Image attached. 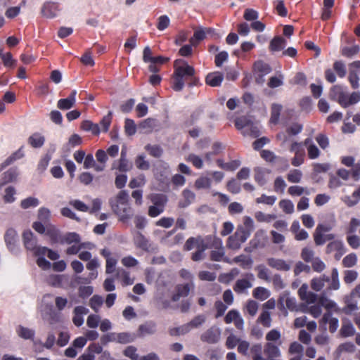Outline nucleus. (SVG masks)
<instances>
[{
  "mask_svg": "<svg viewBox=\"0 0 360 360\" xmlns=\"http://www.w3.org/2000/svg\"><path fill=\"white\" fill-rule=\"evenodd\" d=\"M288 193L292 196H300L305 193L309 195L310 192L307 188L300 186H292L288 188Z\"/></svg>",
  "mask_w": 360,
  "mask_h": 360,
  "instance_id": "43",
  "label": "nucleus"
},
{
  "mask_svg": "<svg viewBox=\"0 0 360 360\" xmlns=\"http://www.w3.org/2000/svg\"><path fill=\"white\" fill-rule=\"evenodd\" d=\"M144 155H139L135 160V165L136 167L141 170H148L150 168L149 162L145 160Z\"/></svg>",
  "mask_w": 360,
  "mask_h": 360,
  "instance_id": "59",
  "label": "nucleus"
},
{
  "mask_svg": "<svg viewBox=\"0 0 360 360\" xmlns=\"http://www.w3.org/2000/svg\"><path fill=\"white\" fill-rule=\"evenodd\" d=\"M212 180L207 176H200L195 181V187L197 189H207L210 188Z\"/></svg>",
  "mask_w": 360,
  "mask_h": 360,
  "instance_id": "38",
  "label": "nucleus"
},
{
  "mask_svg": "<svg viewBox=\"0 0 360 360\" xmlns=\"http://www.w3.org/2000/svg\"><path fill=\"white\" fill-rule=\"evenodd\" d=\"M202 243L207 246V249L221 248V245H223L221 239L214 235H208L204 238L201 237V244Z\"/></svg>",
  "mask_w": 360,
  "mask_h": 360,
  "instance_id": "19",
  "label": "nucleus"
},
{
  "mask_svg": "<svg viewBox=\"0 0 360 360\" xmlns=\"http://www.w3.org/2000/svg\"><path fill=\"white\" fill-rule=\"evenodd\" d=\"M207 250V246L204 245L202 243L200 245H198L197 250L192 253L191 259L194 262H199L205 258V251Z\"/></svg>",
  "mask_w": 360,
  "mask_h": 360,
  "instance_id": "51",
  "label": "nucleus"
},
{
  "mask_svg": "<svg viewBox=\"0 0 360 360\" xmlns=\"http://www.w3.org/2000/svg\"><path fill=\"white\" fill-rule=\"evenodd\" d=\"M81 128L86 131H91L93 134L97 135L100 133V127L89 120L82 122Z\"/></svg>",
  "mask_w": 360,
  "mask_h": 360,
  "instance_id": "39",
  "label": "nucleus"
},
{
  "mask_svg": "<svg viewBox=\"0 0 360 360\" xmlns=\"http://www.w3.org/2000/svg\"><path fill=\"white\" fill-rule=\"evenodd\" d=\"M280 302H284L286 307L291 311H293L297 308L295 298L290 297L288 295H285L283 297H281L280 299Z\"/></svg>",
  "mask_w": 360,
  "mask_h": 360,
  "instance_id": "52",
  "label": "nucleus"
},
{
  "mask_svg": "<svg viewBox=\"0 0 360 360\" xmlns=\"http://www.w3.org/2000/svg\"><path fill=\"white\" fill-rule=\"evenodd\" d=\"M215 250H212L210 254V258L214 262H224L231 264V261L229 258L225 257V250L223 245L221 248H214Z\"/></svg>",
  "mask_w": 360,
  "mask_h": 360,
  "instance_id": "14",
  "label": "nucleus"
},
{
  "mask_svg": "<svg viewBox=\"0 0 360 360\" xmlns=\"http://www.w3.org/2000/svg\"><path fill=\"white\" fill-rule=\"evenodd\" d=\"M248 238L249 231H246L243 227L238 228L234 234L229 237L226 246L231 250H238Z\"/></svg>",
  "mask_w": 360,
  "mask_h": 360,
  "instance_id": "3",
  "label": "nucleus"
},
{
  "mask_svg": "<svg viewBox=\"0 0 360 360\" xmlns=\"http://www.w3.org/2000/svg\"><path fill=\"white\" fill-rule=\"evenodd\" d=\"M252 295L259 300H265L270 296V292L264 287H257L253 290Z\"/></svg>",
  "mask_w": 360,
  "mask_h": 360,
  "instance_id": "36",
  "label": "nucleus"
},
{
  "mask_svg": "<svg viewBox=\"0 0 360 360\" xmlns=\"http://www.w3.org/2000/svg\"><path fill=\"white\" fill-rule=\"evenodd\" d=\"M193 287V283L178 285L176 287V292L182 297H187L190 292L191 288Z\"/></svg>",
  "mask_w": 360,
  "mask_h": 360,
  "instance_id": "57",
  "label": "nucleus"
},
{
  "mask_svg": "<svg viewBox=\"0 0 360 360\" xmlns=\"http://www.w3.org/2000/svg\"><path fill=\"white\" fill-rule=\"evenodd\" d=\"M159 127L160 123L158 120L147 118L139 124V129L141 133L149 134Z\"/></svg>",
  "mask_w": 360,
  "mask_h": 360,
  "instance_id": "11",
  "label": "nucleus"
},
{
  "mask_svg": "<svg viewBox=\"0 0 360 360\" xmlns=\"http://www.w3.org/2000/svg\"><path fill=\"white\" fill-rule=\"evenodd\" d=\"M255 270L257 271V277L258 278L265 281L266 282H270L271 278L269 276V270L266 268L264 264L257 265L255 267Z\"/></svg>",
  "mask_w": 360,
  "mask_h": 360,
  "instance_id": "35",
  "label": "nucleus"
},
{
  "mask_svg": "<svg viewBox=\"0 0 360 360\" xmlns=\"http://www.w3.org/2000/svg\"><path fill=\"white\" fill-rule=\"evenodd\" d=\"M3 175L2 184H6L15 181L18 176V172L17 168L13 167L4 172Z\"/></svg>",
  "mask_w": 360,
  "mask_h": 360,
  "instance_id": "33",
  "label": "nucleus"
},
{
  "mask_svg": "<svg viewBox=\"0 0 360 360\" xmlns=\"http://www.w3.org/2000/svg\"><path fill=\"white\" fill-rule=\"evenodd\" d=\"M110 204L113 212L124 222L129 220L134 215V212L129 204V195L127 191H121L115 198L110 200Z\"/></svg>",
  "mask_w": 360,
  "mask_h": 360,
  "instance_id": "2",
  "label": "nucleus"
},
{
  "mask_svg": "<svg viewBox=\"0 0 360 360\" xmlns=\"http://www.w3.org/2000/svg\"><path fill=\"white\" fill-rule=\"evenodd\" d=\"M39 204V200L34 197H29L22 200L20 202V207L22 209H28L30 207H37Z\"/></svg>",
  "mask_w": 360,
  "mask_h": 360,
  "instance_id": "48",
  "label": "nucleus"
},
{
  "mask_svg": "<svg viewBox=\"0 0 360 360\" xmlns=\"http://www.w3.org/2000/svg\"><path fill=\"white\" fill-rule=\"evenodd\" d=\"M254 281L255 276L252 273L246 274L245 278L236 281L233 290L238 294L243 293L247 289L252 288V282Z\"/></svg>",
  "mask_w": 360,
  "mask_h": 360,
  "instance_id": "5",
  "label": "nucleus"
},
{
  "mask_svg": "<svg viewBox=\"0 0 360 360\" xmlns=\"http://www.w3.org/2000/svg\"><path fill=\"white\" fill-rule=\"evenodd\" d=\"M63 278L64 275H50L47 278V283L53 287L59 288L61 287Z\"/></svg>",
  "mask_w": 360,
  "mask_h": 360,
  "instance_id": "55",
  "label": "nucleus"
},
{
  "mask_svg": "<svg viewBox=\"0 0 360 360\" xmlns=\"http://www.w3.org/2000/svg\"><path fill=\"white\" fill-rule=\"evenodd\" d=\"M301 258L307 263H311L316 258L315 252L309 247L302 248L301 251Z\"/></svg>",
  "mask_w": 360,
  "mask_h": 360,
  "instance_id": "40",
  "label": "nucleus"
},
{
  "mask_svg": "<svg viewBox=\"0 0 360 360\" xmlns=\"http://www.w3.org/2000/svg\"><path fill=\"white\" fill-rule=\"evenodd\" d=\"M103 303V297L99 295H94L89 300V306L95 311L98 312L99 308Z\"/></svg>",
  "mask_w": 360,
  "mask_h": 360,
  "instance_id": "58",
  "label": "nucleus"
},
{
  "mask_svg": "<svg viewBox=\"0 0 360 360\" xmlns=\"http://www.w3.org/2000/svg\"><path fill=\"white\" fill-rule=\"evenodd\" d=\"M73 313L72 322L76 326L79 327L84 323L83 315L87 314L89 309L83 306H77L74 309Z\"/></svg>",
  "mask_w": 360,
  "mask_h": 360,
  "instance_id": "17",
  "label": "nucleus"
},
{
  "mask_svg": "<svg viewBox=\"0 0 360 360\" xmlns=\"http://www.w3.org/2000/svg\"><path fill=\"white\" fill-rule=\"evenodd\" d=\"M345 307L342 309V311L347 314H350L357 309V300L356 297H352L350 293L349 295L345 297Z\"/></svg>",
  "mask_w": 360,
  "mask_h": 360,
  "instance_id": "20",
  "label": "nucleus"
},
{
  "mask_svg": "<svg viewBox=\"0 0 360 360\" xmlns=\"http://www.w3.org/2000/svg\"><path fill=\"white\" fill-rule=\"evenodd\" d=\"M45 233L50 238L52 243H59L61 235L54 225L47 224Z\"/></svg>",
  "mask_w": 360,
  "mask_h": 360,
  "instance_id": "26",
  "label": "nucleus"
},
{
  "mask_svg": "<svg viewBox=\"0 0 360 360\" xmlns=\"http://www.w3.org/2000/svg\"><path fill=\"white\" fill-rule=\"evenodd\" d=\"M220 336V330L216 327H211L201 335L200 340L208 344H215L219 342Z\"/></svg>",
  "mask_w": 360,
  "mask_h": 360,
  "instance_id": "8",
  "label": "nucleus"
},
{
  "mask_svg": "<svg viewBox=\"0 0 360 360\" xmlns=\"http://www.w3.org/2000/svg\"><path fill=\"white\" fill-rule=\"evenodd\" d=\"M184 200L179 202V205L181 207H186L194 202L195 198V193L188 189H185L182 192Z\"/></svg>",
  "mask_w": 360,
  "mask_h": 360,
  "instance_id": "29",
  "label": "nucleus"
},
{
  "mask_svg": "<svg viewBox=\"0 0 360 360\" xmlns=\"http://www.w3.org/2000/svg\"><path fill=\"white\" fill-rule=\"evenodd\" d=\"M233 262L235 263H240L241 267L243 269L250 268L253 262L250 257H248L244 255H240L234 257Z\"/></svg>",
  "mask_w": 360,
  "mask_h": 360,
  "instance_id": "42",
  "label": "nucleus"
},
{
  "mask_svg": "<svg viewBox=\"0 0 360 360\" xmlns=\"http://www.w3.org/2000/svg\"><path fill=\"white\" fill-rule=\"evenodd\" d=\"M302 177V173L299 169H292L287 175V179L290 183H300Z\"/></svg>",
  "mask_w": 360,
  "mask_h": 360,
  "instance_id": "50",
  "label": "nucleus"
},
{
  "mask_svg": "<svg viewBox=\"0 0 360 360\" xmlns=\"http://www.w3.org/2000/svg\"><path fill=\"white\" fill-rule=\"evenodd\" d=\"M38 219L39 221L44 222V224H49V219L51 217V212L48 208L41 207L38 210Z\"/></svg>",
  "mask_w": 360,
  "mask_h": 360,
  "instance_id": "56",
  "label": "nucleus"
},
{
  "mask_svg": "<svg viewBox=\"0 0 360 360\" xmlns=\"http://www.w3.org/2000/svg\"><path fill=\"white\" fill-rule=\"evenodd\" d=\"M134 240L136 246L143 250H148L150 247L148 240L139 231L136 233Z\"/></svg>",
  "mask_w": 360,
  "mask_h": 360,
  "instance_id": "23",
  "label": "nucleus"
},
{
  "mask_svg": "<svg viewBox=\"0 0 360 360\" xmlns=\"http://www.w3.org/2000/svg\"><path fill=\"white\" fill-rule=\"evenodd\" d=\"M22 239L24 245L27 250L32 251L34 249H36L37 240L30 230L23 232Z\"/></svg>",
  "mask_w": 360,
  "mask_h": 360,
  "instance_id": "16",
  "label": "nucleus"
},
{
  "mask_svg": "<svg viewBox=\"0 0 360 360\" xmlns=\"http://www.w3.org/2000/svg\"><path fill=\"white\" fill-rule=\"evenodd\" d=\"M56 342V336L53 333L49 332L48 333L47 338L46 341L43 343L41 340L34 341V344H39L43 347L51 349L53 347L54 344Z\"/></svg>",
  "mask_w": 360,
  "mask_h": 360,
  "instance_id": "34",
  "label": "nucleus"
},
{
  "mask_svg": "<svg viewBox=\"0 0 360 360\" xmlns=\"http://www.w3.org/2000/svg\"><path fill=\"white\" fill-rule=\"evenodd\" d=\"M329 281V276L323 274L319 278L312 279L311 282V287L314 290L320 291L324 287L325 283Z\"/></svg>",
  "mask_w": 360,
  "mask_h": 360,
  "instance_id": "28",
  "label": "nucleus"
},
{
  "mask_svg": "<svg viewBox=\"0 0 360 360\" xmlns=\"http://www.w3.org/2000/svg\"><path fill=\"white\" fill-rule=\"evenodd\" d=\"M286 40L281 37H274L270 42L269 49L271 51H278L284 49Z\"/></svg>",
  "mask_w": 360,
  "mask_h": 360,
  "instance_id": "30",
  "label": "nucleus"
},
{
  "mask_svg": "<svg viewBox=\"0 0 360 360\" xmlns=\"http://www.w3.org/2000/svg\"><path fill=\"white\" fill-rule=\"evenodd\" d=\"M258 321L260 322L263 326L269 328L271 323L270 313L267 311H263L258 318Z\"/></svg>",
  "mask_w": 360,
  "mask_h": 360,
  "instance_id": "63",
  "label": "nucleus"
},
{
  "mask_svg": "<svg viewBox=\"0 0 360 360\" xmlns=\"http://www.w3.org/2000/svg\"><path fill=\"white\" fill-rule=\"evenodd\" d=\"M189 331L188 326H187V323H186L179 327L170 328L169 330V333L172 336H177L185 335Z\"/></svg>",
  "mask_w": 360,
  "mask_h": 360,
  "instance_id": "53",
  "label": "nucleus"
},
{
  "mask_svg": "<svg viewBox=\"0 0 360 360\" xmlns=\"http://www.w3.org/2000/svg\"><path fill=\"white\" fill-rule=\"evenodd\" d=\"M290 151L295 153L294 158L291 160V164L295 167L301 165L304 161L305 150L302 143L294 141L290 147Z\"/></svg>",
  "mask_w": 360,
  "mask_h": 360,
  "instance_id": "4",
  "label": "nucleus"
},
{
  "mask_svg": "<svg viewBox=\"0 0 360 360\" xmlns=\"http://www.w3.org/2000/svg\"><path fill=\"white\" fill-rule=\"evenodd\" d=\"M75 103L70 100L69 98H62L58 100L57 107L62 110H67L72 108Z\"/></svg>",
  "mask_w": 360,
  "mask_h": 360,
  "instance_id": "61",
  "label": "nucleus"
},
{
  "mask_svg": "<svg viewBox=\"0 0 360 360\" xmlns=\"http://www.w3.org/2000/svg\"><path fill=\"white\" fill-rule=\"evenodd\" d=\"M264 352L269 360L278 358L281 355L278 345H276L273 342H266L264 345Z\"/></svg>",
  "mask_w": 360,
  "mask_h": 360,
  "instance_id": "18",
  "label": "nucleus"
},
{
  "mask_svg": "<svg viewBox=\"0 0 360 360\" xmlns=\"http://www.w3.org/2000/svg\"><path fill=\"white\" fill-rule=\"evenodd\" d=\"M117 342L121 344H127L134 340L135 336L129 333H116Z\"/></svg>",
  "mask_w": 360,
  "mask_h": 360,
  "instance_id": "47",
  "label": "nucleus"
},
{
  "mask_svg": "<svg viewBox=\"0 0 360 360\" xmlns=\"http://www.w3.org/2000/svg\"><path fill=\"white\" fill-rule=\"evenodd\" d=\"M144 148L151 156L156 158L161 157L163 153V150L159 145L147 144Z\"/></svg>",
  "mask_w": 360,
  "mask_h": 360,
  "instance_id": "41",
  "label": "nucleus"
},
{
  "mask_svg": "<svg viewBox=\"0 0 360 360\" xmlns=\"http://www.w3.org/2000/svg\"><path fill=\"white\" fill-rule=\"evenodd\" d=\"M211 32V29H203L202 27L195 30L193 37L190 39V43L193 46H196L199 41L203 40L206 34Z\"/></svg>",
  "mask_w": 360,
  "mask_h": 360,
  "instance_id": "21",
  "label": "nucleus"
},
{
  "mask_svg": "<svg viewBox=\"0 0 360 360\" xmlns=\"http://www.w3.org/2000/svg\"><path fill=\"white\" fill-rule=\"evenodd\" d=\"M24 156V153L20 148L18 150L9 156L3 163L0 165V171L12 164L16 160H18Z\"/></svg>",
  "mask_w": 360,
  "mask_h": 360,
  "instance_id": "31",
  "label": "nucleus"
},
{
  "mask_svg": "<svg viewBox=\"0 0 360 360\" xmlns=\"http://www.w3.org/2000/svg\"><path fill=\"white\" fill-rule=\"evenodd\" d=\"M27 141L33 148H41L44 144L45 138L39 133H34L28 138Z\"/></svg>",
  "mask_w": 360,
  "mask_h": 360,
  "instance_id": "27",
  "label": "nucleus"
},
{
  "mask_svg": "<svg viewBox=\"0 0 360 360\" xmlns=\"http://www.w3.org/2000/svg\"><path fill=\"white\" fill-rule=\"evenodd\" d=\"M332 229V226L329 224H319L313 234L314 243L317 246H321L324 244V241L321 240V233L330 231Z\"/></svg>",
  "mask_w": 360,
  "mask_h": 360,
  "instance_id": "13",
  "label": "nucleus"
},
{
  "mask_svg": "<svg viewBox=\"0 0 360 360\" xmlns=\"http://www.w3.org/2000/svg\"><path fill=\"white\" fill-rule=\"evenodd\" d=\"M154 205H151L148 208V215L151 217H155L164 211V205L154 202Z\"/></svg>",
  "mask_w": 360,
  "mask_h": 360,
  "instance_id": "54",
  "label": "nucleus"
},
{
  "mask_svg": "<svg viewBox=\"0 0 360 360\" xmlns=\"http://www.w3.org/2000/svg\"><path fill=\"white\" fill-rule=\"evenodd\" d=\"M80 240L81 238L79 234L75 232H69L63 236H60L59 243L70 245L72 243H79Z\"/></svg>",
  "mask_w": 360,
  "mask_h": 360,
  "instance_id": "25",
  "label": "nucleus"
},
{
  "mask_svg": "<svg viewBox=\"0 0 360 360\" xmlns=\"http://www.w3.org/2000/svg\"><path fill=\"white\" fill-rule=\"evenodd\" d=\"M60 11L58 3L45 2L41 10V15L47 18H53Z\"/></svg>",
  "mask_w": 360,
  "mask_h": 360,
  "instance_id": "10",
  "label": "nucleus"
},
{
  "mask_svg": "<svg viewBox=\"0 0 360 360\" xmlns=\"http://www.w3.org/2000/svg\"><path fill=\"white\" fill-rule=\"evenodd\" d=\"M100 266L99 260L97 257H94L89 260L86 264V267L90 271L88 276L84 279L83 282L91 283V281L96 279L98 276L97 269Z\"/></svg>",
  "mask_w": 360,
  "mask_h": 360,
  "instance_id": "9",
  "label": "nucleus"
},
{
  "mask_svg": "<svg viewBox=\"0 0 360 360\" xmlns=\"http://www.w3.org/2000/svg\"><path fill=\"white\" fill-rule=\"evenodd\" d=\"M223 80L224 75L219 71L209 73L205 78L206 84L212 87L219 86Z\"/></svg>",
  "mask_w": 360,
  "mask_h": 360,
  "instance_id": "15",
  "label": "nucleus"
},
{
  "mask_svg": "<svg viewBox=\"0 0 360 360\" xmlns=\"http://www.w3.org/2000/svg\"><path fill=\"white\" fill-rule=\"evenodd\" d=\"M137 349L134 346H128L124 350L123 354L125 356L131 359V360H140L139 354H137Z\"/></svg>",
  "mask_w": 360,
  "mask_h": 360,
  "instance_id": "64",
  "label": "nucleus"
},
{
  "mask_svg": "<svg viewBox=\"0 0 360 360\" xmlns=\"http://www.w3.org/2000/svg\"><path fill=\"white\" fill-rule=\"evenodd\" d=\"M243 134L245 136H251L254 138L258 137L260 135L259 127L252 122L249 127L243 131Z\"/></svg>",
  "mask_w": 360,
  "mask_h": 360,
  "instance_id": "46",
  "label": "nucleus"
},
{
  "mask_svg": "<svg viewBox=\"0 0 360 360\" xmlns=\"http://www.w3.org/2000/svg\"><path fill=\"white\" fill-rule=\"evenodd\" d=\"M174 68L172 88L176 91H180L189 77L195 74V71L193 66L182 59L174 61Z\"/></svg>",
  "mask_w": 360,
  "mask_h": 360,
  "instance_id": "1",
  "label": "nucleus"
},
{
  "mask_svg": "<svg viewBox=\"0 0 360 360\" xmlns=\"http://www.w3.org/2000/svg\"><path fill=\"white\" fill-rule=\"evenodd\" d=\"M156 331V325L153 322H148L139 326V332L142 336L154 334Z\"/></svg>",
  "mask_w": 360,
  "mask_h": 360,
  "instance_id": "32",
  "label": "nucleus"
},
{
  "mask_svg": "<svg viewBox=\"0 0 360 360\" xmlns=\"http://www.w3.org/2000/svg\"><path fill=\"white\" fill-rule=\"evenodd\" d=\"M266 264L269 266L277 271H288L291 268L292 262L279 258L269 257L266 259Z\"/></svg>",
  "mask_w": 360,
  "mask_h": 360,
  "instance_id": "7",
  "label": "nucleus"
},
{
  "mask_svg": "<svg viewBox=\"0 0 360 360\" xmlns=\"http://www.w3.org/2000/svg\"><path fill=\"white\" fill-rule=\"evenodd\" d=\"M16 333L20 338L24 340H30L34 341L35 331L33 329L20 325L16 328Z\"/></svg>",
  "mask_w": 360,
  "mask_h": 360,
  "instance_id": "22",
  "label": "nucleus"
},
{
  "mask_svg": "<svg viewBox=\"0 0 360 360\" xmlns=\"http://www.w3.org/2000/svg\"><path fill=\"white\" fill-rule=\"evenodd\" d=\"M226 188L231 193L237 194L240 192V184L236 179H231L227 182Z\"/></svg>",
  "mask_w": 360,
  "mask_h": 360,
  "instance_id": "62",
  "label": "nucleus"
},
{
  "mask_svg": "<svg viewBox=\"0 0 360 360\" xmlns=\"http://www.w3.org/2000/svg\"><path fill=\"white\" fill-rule=\"evenodd\" d=\"M4 240L8 248L14 252L17 248L18 234L13 229H8L4 235Z\"/></svg>",
  "mask_w": 360,
  "mask_h": 360,
  "instance_id": "12",
  "label": "nucleus"
},
{
  "mask_svg": "<svg viewBox=\"0 0 360 360\" xmlns=\"http://www.w3.org/2000/svg\"><path fill=\"white\" fill-rule=\"evenodd\" d=\"M335 251L339 252L340 255L345 253L344 244L341 240H333L327 245L326 248L327 254H330Z\"/></svg>",
  "mask_w": 360,
  "mask_h": 360,
  "instance_id": "24",
  "label": "nucleus"
},
{
  "mask_svg": "<svg viewBox=\"0 0 360 360\" xmlns=\"http://www.w3.org/2000/svg\"><path fill=\"white\" fill-rule=\"evenodd\" d=\"M346 95L341 85H334L330 89V99L337 101L342 107L346 105Z\"/></svg>",
  "mask_w": 360,
  "mask_h": 360,
  "instance_id": "6",
  "label": "nucleus"
},
{
  "mask_svg": "<svg viewBox=\"0 0 360 360\" xmlns=\"http://www.w3.org/2000/svg\"><path fill=\"white\" fill-rule=\"evenodd\" d=\"M201 245V237H191L189 238L185 243L184 245V250L189 251L193 249L195 247L197 248H198V245Z\"/></svg>",
  "mask_w": 360,
  "mask_h": 360,
  "instance_id": "49",
  "label": "nucleus"
},
{
  "mask_svg": "<svg viewBox=\"0 0 360 360\" xmlns=\"http://www.w3.org/2000/svg\"><path fill=\"white\" fill-rule=\"evenodd\" d=\"M282 109H283V107L281 105L277 104V103L272 104L271 108V118H270V122L271 123H273V124L278 123Z\"/></svg>",
  "mask_w": 360,
  "mask_h": 360,
  "instance_id": "37",
  "label": "nucleus"
},
{
  "mask_svg": "<svg viewBox=\"0 0 360 360\" xmlns=\"http://www.w3.org/2000/svg\"><path fill=\"white\" fill-rule=\"evenodd\" d=\"M205 320L206 317L202 314L195 316L190 322L187 323L189 330L201 326L205 322Z\"/></svg>",
  "mask_w": 360,
  "mask_h": 360,
  "instance_id": "44",
  "label": "nucleus"
},
{
  "mask_svg": "<svg viewBox=\"0 0 360 360\" xmlns=\"http://www.w3.org/2000/svg\"><path fill=\"white\" fill-rule=\"evenodd\" d=\"M16 193L15 189L13 186H8L5 189V194L4 195V202L6 203H12L15 200L14 197Z\"/></svg>",
  "mask_w": 360,
  "mask_h": 360,
  "instance_id": "60",
  "label": "nucleus"
},
{
  "mask_svg": "<svg viewBox=\"0 0 360 360\" xmlns=\"http://www.w3.org/2000/svg\"><path fill=\"white\" fill-rule=\"evenodd\" d=\"M251 122L252 121L249 117L246 116H243L236 119L235 126L238 130H245L249 127Z\"/></svg>",
  "mask_w": 360,
  "mask_h": 360,
  "instance_id": "45",
  "label": "nucleus"
}]
</instances>
